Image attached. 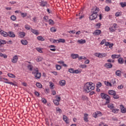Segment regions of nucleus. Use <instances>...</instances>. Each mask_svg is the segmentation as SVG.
I'll return each mask as SVG.
<instances>
[{"label":"nucleus","instance_id":"nucleus-1","mask_svg":"<svg viewBox=\"0 0 126 126\" xmlns=\"http://www.w3.org/2000/svg\"><path fill=\"white\" fill-rule=\"evenodd\" d=\"M92 84H93V83L92 82L87 83L85 84L84 89L87 93H89V92H91L92 90H94V89H95V87L92 86Z\"/></svg>","mask_w":126,"mask_h":126},{"label":"nucleus","instance_id":"nucleus-2","mask_svg":"<svg viewBox=\"0 0 126 126\" xmlns=\"http://www.w3.org/2000/svg\"><path fill=\"white\" fill-rule=\"evenodd\" d=\"M100 9L99 8L96 7L94 8V10L93 11V14L90 16V20H94L97 18V16H98V12H99Z\"/></svg>","mask_w":126,"mask_h":126},{"label":"nucleus","instance_id":"nucleus-3","mask_svg":"<svg viewBox=\"0 0 126 126\" xmlns=\"http://www.w3.org/2000/svg\"><path fill=\"white\" fill-rule=\"evenodd\" d=\"M100 97L102 99L106 100L105 104H109V103H110V100H111V97H110V96L108 95V94L104 93H101L100 94Z\"/></svg>","mask_w":126,"mask_h":126},{"label":"nucleus","instance_id":"nucleus-4","mask_svg":"<svg viewBox=\"0 0 126 126\" xmlns=\"http://www.w3.org/2000/svg\"><path fill=\"white\" fill-rule=\"evenodd\" d=\"M32 74H34V77L36 79H40L41 78V73L39 72V69L37 68L33 69Z\"/></svg>","mask_w":126,"mask_h":126},{"label":"nucleus","instance_id":"nucleus-5","mask_svg":"<svg viewBox=\"0 0 126 126\" xmlns=\"http://www.w3.org/2000/svg\"><path fill=\"white\" fill-rule=\"evenodd\" d=\"M0 35H1V36H3V37H7V36H8V33L1 30H0Z\"/></svg>","mask_w":126,"mask_h":126},{"label":"nucleus","instance_id":"nucleus-6","mask_svg":"<svg viewBox=\"0 0 126 126\" xmlns=\"http://www.w3.org/2000/svg\"><path fill=\"white\" fill-rule=\"evenodd\" d=\"M17 61H18V56L15 55L13 57L11 62L13 63H17Z\"/></svg>","mask_w":126,"mask_h":126},{"label":"nucleus","instance_id":"nucleus-7","mask_svg":"<svg viewBox=\"0 0 126 126\" xmlns=\"http://www.w3.org/2000/svg\"><path fill=\"white\" fill-rule=\"evenodd\" d=\"M88 114L85 113L84 114V121L86 122V123H88L89 122V120H88Z\"/></svg>","mask_w":126,"mask_h":126},{"label":"nucleus","instance_id":"nucleus-8","mask_svg":"<svg viewBox=\"0 0 126 126\" xmlns=\"http://www.w3.org/2000/svg\"><path fill=\"white\" fill-rule=\"evenodd\" d=\"M8 36H9V37H10L11 38H14L15 37V34H14V32H8Z\"/></svg>","mask_w":126,"mask_h":126},{"label":"nucleus","instance_id":"nucleus-9","mask_svg":"<svg viewBox=\"0 0 126 126\" xmlns=\"http://www.w3.org/2000/svg\"><path fill=\"white\" fill-rule=\"evenodd\" d=\"M63 120L66 123V124H69V121H68V118L66 116L63 115Z\"/></svg>","mask_w":126,"mask_h":126},{"label":"nucleus","instance_id":"nucleus-10","mask_svg":"<svg viewBox=\"0 0 126 126\" xmlns=\"http://www.w3.org/2000/svg\"><path fill=\"white\" fill-rule=\"evenodd\" d=\"M104 66L106 68H112L113 67V64L110 63H106L105 64Z\"/></svg>","mask_w":126,"mask_h":126},{"label":"nucleus","instance_id":"nucleus-11","mask_svg":"<svg viewBox=\"0 0 126 126\" xmlns=\"http://www.w3.org/2000/svg\"><path fill=\"white\" fill-rule=\"evenodd\" d=\"M120 109H121V112H122L123 114H125V113H126V108L124 107V105H121Z\"/></svg>","mask_w":126,"mask_h":126},{"label":"nucleus","instance_id":"nucleus-12","mask_svg":"<svg viewBox=\"0 0 126 126\" xmlns=\"http://www.w3.org/2000/svg\"><path fill=\"white\" fill-rule=\"evenodd\" d=\"M93 34H94V35H95V36H98V35H100L101 34V30H96L94 32Z\"/></svg>","mask_w":126,"mask_h":126},{"label":"nucleus","instance_id":"nucleus-13","mask_svg":"<svg viewBox=\"0 0 126 126\" xmlns=\"http://www.w3.org/2000/svg\"><path fill=\"white\" fill-rule=\"evenodd\" d=\"M40 6H42L43 7L46 6L47 5V1H44L43 0H41V2H39Z\"/></svg>","mask_w":126,"mask_h":126},{"label":"nucleus","instance_id":"nucleus-14","mask_svg":"<svg viewBox=\"0 0 126 126\" xmlns=\"http://www.w3.org/2000/svg\"><path fill=\"white\" fill-rule=\"evenodd\" d=\"M21 43L22 44V45H24V46H26V45H28V41L25 39H22L21 40Z\"/></svg>","mask_w":126,"mask_h":126},{"label":"nucleus","instance_id":"nucleus-15","mask_svg":"<svg viewBox=\"0 0 126 126\" xmlns=\"http://www.w3.org/2000/svg\"><path fill=\"white\" fill-rule=\"evenodd\" d=\"M31 32H32V33H33L35 35H39V32H38V31L35 30L32 28H31Z\"/></svg>","mask_w":126,"mask_h":126},{"label":"nucleus","instance_id":"nucleus-16","mask_svg":"<svg viewBox=\"0 0 126 126\" xmlns=\"http://www.w3.org/2000/svg\"><path fill=\"white\" fill-rule=\"evenodd\" d=\"M115 74L117 76H122V71L120 70H116Z\"/></svg>","mask_w":126,"mask_h":126},{"label":"nucleus","instance_id":"nucleus-17","mask_svg":"<svg viewBox=\"0 0 126 126\" xmlns=\"http://www.w3.org/2000/svg\"><path fill=\"white\" fill-rule=\"evenodd\" d=\"M59 84L61 86H64L65 85V80H62L60 81Z\"/></svg>","mask_w":126,"mask_h":126},{"label":"nucleus","instance_id":"nucleus-18","mask_svg":"<svg viewBox=\"0 0 126 126\" xmlns=\"http://www.w3.org/2000/svg\"><path fill=\"white\" fill-rule=\"evenodd\" d=\"M108 94H109V95H114L116 94V91H113L112 90H109L108 91Z\"/></svg>","mask_w":126,"mask_h":126},{"label":"nucleus","instance_id":"nucleus-19","mask_svg":"<svg viewBox=\"0 0 126 126\" xmlns=\"http://www.w3.org/2000/svg\"><path fill=\"white\" fill-rule=\"evenodd\" d=\"M77 42L79 43V44H81L82 45L83 44H85V43H86V40H85V39L78 40L77 41Z\"/></svg>","mask_w":126,"mask_h":126},{"label":"nucleus","instance_id":"nucleus-20","mask_svg":"<svg viewBox=\"0 0 126 126\" xmlns=\"http://www.w3.org/2000/svg\"><path fill=\"white\" fill-rule=\"evenodd\" d=\"M79 55L78 54H71V58L73 59H75L78 58Z\"/></svg>","mask_w":126,"mask_h":126},{"label":"nucleus","instance_id":"nucleus-21","mask_svg":"<svg viewBox=\"0 0 126 126\" xmlns=\"http://www.w3.org/2000/svg\"><path fill=\"white\" fill-rule=\"evenodd\" d=\"M118 62L120 64H123V63H124V59L122 58H120L118 60Z\"/></svg>","mask_w":126,"mask_h":126},{"label":"nucleus","instance_id":"nucleus-22","mask_svg":"<svg viewBox=\"0 0 126 126\" xmlns=\"http://www.w3.org/2000/svg\"><path fill=\"white\" fill-rule=\"evenodd\" d=\"M120 57H121V55H112L111 56L112 59H118V58H120Z\"/></svg>","mask_w":126,"mask_h":126},{"label":"nucleus","instance_id":"nucleus-23","mask_svg":"<svg viewBox=\"0 0 126 126\" xmlns=\"http://www.w3.org/2000/svg\"><path fill=\"white\" fill-rule=\"evenodd\" d=\"M37 39L38 40V41H43L45 40V38H44V37H43L42 36H37Z\"/></svg>","mask_w":126,"mask_h":126},{"label":"nucleus","instance_id":"nucleus-24","mask_svg":"<svg viewBox=\"0 0 126 126\" xmlns=\"http://www.w3.org/2000/svg\"><path fill=\"white\" fill-rule=\"evenodd\" d=\"M27 68H28V69H29V70H30V71H32V70H33V65L31 64H28L27 66Z\"/></svg>","mask_w":126,"mask_h":126},{"label":"nucleus","instance_id":"nucleus-25","mask_svg":"<svg viewBox=\"0 0 126 126\" xmlns=\"http://www.w3.org/2000/svg\"><path fill=\"white\" fill-rule=\"evenodd\" d=\"M6 44V41L2 39H0V45H4Z\"/></svg>","mask_w":126,"mask_h":126},{"label":"nucleus","instance_id":"nucleus-26","mask_svg":"<svg viewBox=\"0 0 126 126\" xmlns=\"http://www.w3.org/2000/svg\"><path fill=\"white\" fill-rule=\"evenodd\" d=\"M4 83H7L8 84H11V85H13V86H16V84L13 83L12 82H9V81H4Z\"/></svg>","mask_w":126,"mask_h":126},{"label":"nucleus","instance_id":"nucleus-27","mask_svg":"<svg viewBox=\"0 0 126 126\" xmlns=\"http://www.w3.org/2000/svg\"><path fill=\"white\" fill-rule=\"evenodd\" d=\"M19 35L21 38H23V37H25V32H20L19 34Z\"/></svg>","mask_w":126,"mask_h":126},{"label":"nucleus","instance_id":"nucleus-28","mask_svg":"<svg viewBox=\"0 0 126 126\" xmlns=\"http://www.w3.org/2000/svg\"><path fill=\"white\" fill-rule=\"evenodd\" d=\"M7 75L9 76V77H11V78H15V75H14L13 74L8 73Z\"/></svg>","mask_w":126,"mask_h":126},{"label":"nucleus","instance_id":"nucleus-29","mask_svg":"<svg viewBox=\"0 0 126 126\" xmlns=\"http://www.w3.org/2000/svg\"><path fill=\"white\" fill-rule=\"evenodd\" d=\"M120 5H121L122 7H125V6H126V2H120Z\"/></svg>","mask_w":126,"mask_h":126},{"label":"nucleus","instance_id":"nucleus-30","mask_svg":"<svg viewBox=\"0 0 126 126\" xmlns=\"http://www.w3.org/2000/svg\"><path fill=\"white\" fill-rule=\"evenodd\" d=\"M88 99V97L86 96V95H82V100L83 101H86V100Z\"/></svg>","mask_w":126,"mask_h":126},{"label":"nucleus","instance_id":"nucleus-31","mask_svg":"<svg viewBox=\"0 0 126 126\" xmlns=\"http://www.w3.org/2000/svg\"><path fill=\"white\" fill-rule=\"evenodd\" d=\"M65 40L60 38L58 40V42L57 43H65Z\"/></svg>","mask_w":126,"mask_h":126},{"label":"nucleus","instance_id":"nucleus-32","mask_svg":"<svg viewBox=\"0 0 126 126\" xmlns=\"http://www.w3.org/2000/svg\"><path fill=\"white\" fill-rule=\"evenodd\" d=\"M100 58L102 59L103 57H107V53H100Z\"/></svg>","mask_w":126,"mask_h":126},{"label":"nucleus","instance_id":"nucleus-33","mask_svg":"<svg viewBox=\"0 0 126 126\" xmlns=\"http://www.w3.org/2000/svg\"><path fill=\"white\" fill-rule=\"evenodd\" d=\"M108 108H110V110H113L114 109V104H108Z\"/></svg>","mask_w":126,"mask_h":126},{"label":"nucleus","instance_id":"nucleus-34","mask_svg":"<svg viewBox=\"0 0 126 126\" xmlns=\"http://www.w3.org/2000/svg\"><path fill=\"white\" fill-rule=\"evenodd\" d=\"M59 101L58 100H57L56 99L53 100V103L56 105V106H58L59 104L60 103L59 102Z\"/></svg>","mask_w":126,"mask_h":126},{"label":"nucleus","instance_id":"nucleus-35","mask_svg":"<svg viewBox=\"0 0 126 126\" xmlns=\"http://www.w3.org/2000/svg\"><path fill=\"white\" fill-rule=\"evenodd\" d=\"M96 113L97 117H101V116H103V114H102V112L100 111H97Z\"/></svg>","mask_w":126,"mask_h":126},{"label":"nucleus","instance_id":"nucleus-36","mask_svg":"<svg viewBox=\"0 0 126 126\" xmlns=\"http://www.w3.org/2000/svg\"><path fill=\"white\" fill-rule=\"evenodd\" d=\"M119 109H112V113H114L115 114H116V113H118L119 112Z\"/></svg>","mask_w":126,"mask_h":126},{"label":"nucleus","instance_id":"nucleus-37","mask_svg":"<svg viewBox=\"0 0 126 126\" xmlns=\"http://www.w3.org/2000/svg\"><path fill=\"white\" fill-rule=\"evenodd\" d=\"M80 68H86L87 67V65L86 64H82L79 66Z\"/></svg>","mask_w":126,"mask_h":126},{"label":"nucleus","instance_id":"nucleus-38","mask_svg":"<svg viewBox=\"0 0 126 126\" xmlns=\"http://www.w3.org/2000/svg\"><path fill=\"white\" fill-rule=\"evenodd\" d=\"M101 86H102V83L101 82H98L96 84L97 88H100V87H101Z\"/></svg>","mask_w":126,"mask_h":126},{"label":"nucleus","instance_id":"nucleus-39","mask_svg":"<svg viewBox=\"0 0 126 126\" xmlns=\"http://www.w3.org/2000/svg\"><path fill=\"white\" fill-rule=\"evenodd\" d=\"M36 85L38 88H42V84L40 83H36Z\"/></svg>","mask_w":126,"mask_h":126},{"label":"nucleus","instance_id":"nucleus-40","mask_svg":"<svg viewBox=\"0 0 126 126\" xmlns=\"http://www.w3.org/2000/svg\"><path fill=\"white\" fill-rule=\"evenodd\" d=\"M11 20H13V21H15V20H16V16L14 15H12L10 17Z\"/></svg>","mask_w":126,"mask_h":126},{"label":"nucleus","instance_id":"nucleus-41","mask_svg":"<svg viewBox=\"0 0 126 126\" xmlns=\"http://www.w3.org/2000/svg\"><path fill=\"white\" fill-rule=\"evenodd\" d=\"M109 30H110V32H115V31H116L115 29H114L113 27H110L109 28Z\"/></svg>","mask_w":126,"mask_h":126},{"label":"nucleus","instance_id":"nucleus-42","mask_svg":"<svg viewBox=\"0 0 126 126\" xmlns=\"http://www.w3.org/2000/svg\"><path fill=\"white\" fill-rule=\"evenodd\" d=\"M95 26L96 27L97 29H99L101 27V23H98L95 24Z\"/></svg>","mask_w":126,"mask_h":126},{"label":"nucleus","instance_id":"nucleus-43","mask_svg":"<svg viewBox=\"0 0 126 126\" xmlns=\"http://www.w3.org/2000/svg\"><path fill=\"white\" fill-rule=\"evenodd\" d=\"M56 111H57V112H59L60 114H62V113H63L62 109L59 107L56 108Z\"/></svg>","mask_w":126,"mask_h":126},{"label":"nucleus","instance_id":"nucleus-44","mask_svg":"<svg viewBox=\"0 0 126 126\" xmlns=\"http://www.w3.org/2000/svg\"><path fill=\"white\" fill-rule=\"evenodd\" d=\"M114 99H119V95L117 94L116 93L115 94L113 95Z\"/></svg>","mask_w":126,"mask_h":126},{"label":"nucleus","instance_id":"nucleus-45","mask_svg":"<svg viewBox=\"0 0 126 126\" xmlns=\"http://www.w3.org/2000/svg\"><path fill=\"white\" fill-rule=\"evenodd\" d=\"M68 71L70 73H74V69L73 68L69 69Z\"/></svg>","mask_w":126,"mask_h":126},{"label":"nucleus","instance_id":"nucleus-46","mask_svg":"<svg viewBox=\"0 0 126 126\" xmlns=\"http://www.w3.org/2000/svg\"><path fill=\"white\" fill-rule=\"evenodd\" d=\"M105 85L106 86H110V87H112V83H111L109 82H107L106 83H105Z\"/></svg>","mask_w":126,"mask_h":126},{"label":"nucleus","instance_id":"nucleus-47","mask_svg":"<svg viewBox=\"0 0 126 126\" xmlns=\"http://www.w3.org/2000/svg\"><path fill=\"white\" fill-rule=\"evenodd\" d=\"M56 67L57 70H60L62 68V66L60 65H56Z\"/></svg>","mask_w":126,"mask_h":126},{"label":"nucleus","instance_id":"nucleus-48","mask_svg":"<svg viewBox=\"0 0 126 126\" xmlns=\"http://www.w3.org/2000/svg\"><path fill=\"white\" fill-rule=\"evenodd\" d=\"M49 24L50 25H53L54 24V21L53 20H52V19H50L49 20Z\"/></svg>","mask_w":126,"mask_h":126},{"label":"nucleus","instance_id":"nucleus-49","mask_svg":"<svg viewBox=\"0 0 126 126\" xmlns=\"http://www.w3.org/2000/svg\"><path fill=\"white\" fill-rule=\"evenodd\" d=\"M25 28H26V29L27 30H30V26H29L28 25H26L25 26Z\"/></svg>","mask_w":126,"mask_h":126},{"label":"nucleus","instance_id":"nucleus-50","mask_svg":"<svg viewBox=\"0 0 126 126\" xmlns=\"http://www.w3.org/2000/svg\"><path fill=\"white\" fill-rule=\"evenodd\" d=\"M36 50L37 52H39V53H40V54H42V53H43V51H42V49L40 48H36Z\"/></svg>","mask_w":126,"mask_h":126},{"label":"nucleus","instance_id":"nucleus-51","mask_svg":"<svg viewBox=\"0 0 126 126\" xmlns=\"http://www.w3.org/2000/svg\"><path fill=\"white\" fill-rule=\"evenodd\" d=\"M21 16H22V17H26V16H27V13H21Z\"/></svg>","mask_w":126,"mask_h":126},{"label":"nucleus","instance_id":"nucleus-52","mask_svg":"<svg viewBox=\"0 0 126 126\" xmlns=\"http://www.w3.org/2000/svg\"><path fill=\"white\" fill-rule=\"evenodd\" d=\"M93 116L94 117V118H95V119L97 118L98 117V116L97 115L96 112H94V113L93 114Z\"/></svg>","mask_w":126,"mask_h":126},{"label":"nucleus","instance_id":"nucleus-53","mask_svg":"<svg viewBox=\"0 0 126 126\" xmlns=\"http://www.w3.org/2000/svg\"><path fill=\"white\" fill-rule=\"evenodd\" d=\"M50 31L51 32H56V31H57V30H56V29H55V28H51L50 29Z\"/></svg>","mask_w":126,"mask_h":126},{"label":"nucleus","instance_id":"nucleus-54","mask_svg":"<svg viewBox=\"0 0 126 126\" xmlns=\"http://www.w3.org/2000/svg\"><path fill=\"white\" fill-rule=\"evenodd\" d=\"M56 100L57 101H58L59 102H60L61 101V97L58 96V95H56Z\"/></svg>","mask_w":126,"mask_h":126},{"label":"nucleus","instance_id":"nucleus-55","mask_svg":"<svg viewBox=\"0 0 126 126\" xmlns=\"http://www.w3.org/2000/svg\"><path fill=\"white\" fill-rule=\"evenodd\" d=\"M106 43V39L102 40L100 42V45H104Z\"/></svg>","mask_w":126,"mask_h":126},{"label":"nucleus","instance_id":"nucleus-56","mask_svg":"<svg viewBox=\"0 0 126 126\" xmlns=\"http://www.w3.org/2000/svg\"><path fill=\"white\" fill-rule=\"evenodd\" d=\"M108 126V125H106V124H104V122H102L100 123V124H99V126Z\"/></svg>","mask_w":126,"mask_h":126},{"label":"nucleus","instance_id":"nucleus-57","mask_svg":"<svg viewBox=\"0 0 126 126\" xmlns=\"http://www.w3.org/2000/svg\"><path fill=\"white\" fill-rule=\"evenodd\" d=\"M105 11H107V12L110 11V7L109 6H106L105 8Z\"/></svg>","mask_w":126,"mask_h":126},{"label":"nucleus","instance_id":"nucleus-58","mask_svg":"<svg viewBox=\"0 0 126 126\" xmlns=\"http://www.w3.org/2000/svg\"><path fill=\"white\" fill-rule=\"evenodd\" d=\"M41 101H42V103H44V104H46L47 103V100H46V99H45V98H42L41 99Z\"/></svg>","mask_w":126,"mask_h":126},{"label":"nucleus","instance_id":"nucleus-59","mask_svg":"<svg viewBox=\"0 0 126 126\" xmlns=\"http://www.w3.org/2000/svg\"><path fill=\"white\" fill-rule=\"evenodd\" d=\"M34 94L35 96H37V97H39V96H40V94L38 92H35Z\"/></svg>","mask_w":126,"mask_h":126},{"label":"nucleus","instance_id":"nucleus-60","mask_svg":"<svg viewBox=\"0 0 126 126\" xmlns=\"http://www.w3.org/2000/svg\"><path fill=\"white\" fill-rule=\"evenodd\" d=\"M108 63H115V60L109 59L107 60Z\"/></svg>","mask_w":126,"mask_h":126},{"label":"nucleus","instance_id":"nucleus-61","mask_svg":"<svg viewBox=\"0 0 126 126\" xmlns=\"http://www.w3.org/2000/svg\"><path fill=\"white\" fill-rule=\"evenodd\" d=\"M94 56H95V57H97V58H100V57H101L100 56V53H96L94 54Z\"/></svg>","mask_w":126,"mask_h":126},{"label":"nucleus","instance_id":"nucleus-62","mask_svg":"<svg viewBox=\"0 0 126 126\" xmlns=\"http://www.w3.org/2000/svg\"><path fill=\"white\" fill-rule=\"evenodd\" d=\"M43 19H44V20H45V21L47 22V21H48V19H49V17H48V16L44 17Z\"/></svg>","mask_w":126,"mask_h":126},{"label":"nucleus","instance_id":"nucleus-63","mask_svg":"<svg viewBox=\"0 0 126 126\" xmlns=\"http://www.w3.org/2000/svg\"><path fill=\"white\" fill-rule=\"evenodd\" d=\"M123 88H124V86L121 85L120 86H118V89L120 90V89H123Z\"/></svg>","mask_w":126,"mask_h":126},{"label":"nucleus","instance_id":"nucleus-64","mask_svg":"<svg viewBox=\"0 0 126 126\" xmlns=\"http://www.w3.org/2000/svg\"><path fill=\"white\" fill-rule=\"evenodd\" d=\"M74 73H80V71L78 70H74Z\"/></svg>","mask_w":126,"mask_h":126}]
</instances>
